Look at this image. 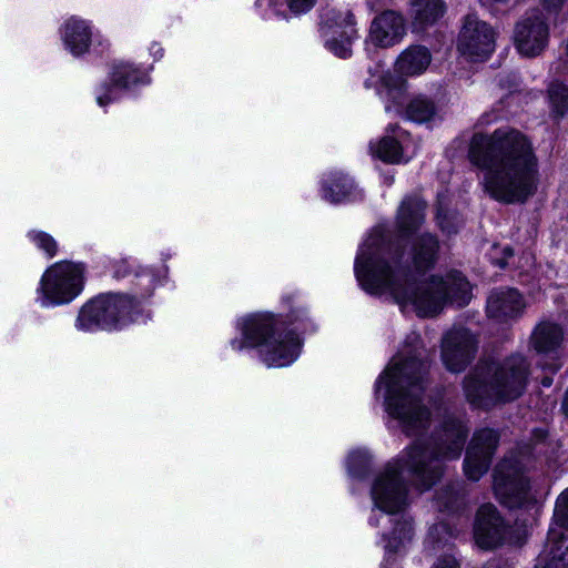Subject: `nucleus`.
I'll return each instance as SVG.
<instances>
[{
  "mask_svg": "<svg viewBox=\"0 0 568 568\" xmlns=\"http://www.w3.org/2000/svg\"><path fill=\"white\" fill-rule=\"evenodd\" d=\"M114 275L116 277H121V276H124V272L122 273L121 270H118V271H115Z\"/></svg>",
  "mask_w": 568,
  "mask_h": 568,
  "instance_id": "obj_39",
  "label": "nucleus"
},
{
  "mask_svg": "<svg viewBox=\"0 0 568 568\" xmlns=\"http://www.w3.org/2000/svg\"><path fill=\"white\" fill-rule=\"evenodd\" d=\"M84 280L85 267L82 263L57 262L42 274L36 290V302L45 308L68 304L81 294Z\"/></svg>",
  "mask_w": 568,
  "mask_h": 568,
  "instance_id": "obj_9",
  "label": "nucleus"
},
{
  "mask_svg": "<svg viewBox=\"0 0 568 568\" xmlns=\"http://www.w3.org/2000/svg\"><path fill=\"white\" fill-rule=\"evenodd\" d=\"M504 253L506 254L507 257H509L513 255V250L510 247H505Z\"/></svg>",
  "mask_w": 568,
  "mask_h": 568,
  "instance_id": "obj_36",
  "label": "nucleus"
},
{
  "mask_svg": "<svg viewBox=\"0 0 568 568\" xmlns=\"http://www.w3.org/2000/svg\"><path fill=\"white\" fill-rule=\"evenodd\" d=\"M142 318L140 302L126 294L108 293L84 304L75 326L83 332L122 329Z\"/></svg>",
  "mask_w": 568,
  "mask_h": 568,
  "instance_id": "obj_8",
  "label": "nucleus"
},
{
  "mask_svg": "<svg viewBox=\"0 0 568 568\" xmlns=\"http://www.w3.org/2000/svg\"><path fill=\"white\" fill-rule=\"evenodd\" d=\"M60 39L64 49L73 57L79 58L91 51L102 53L110 48V41L92 21L72 16L65 19L59 29Z\"/></svg>",
  "mask_w": 568,
  "mask_h": 568,
  "instance_id": "obj_11",
  "label": "nucleus"
},
{
  "mask_svg": "<svg viewBox=\"0 0 568 568\" xmlns=\"http://www.w3.org/2000/svg\"><path fill=\"white\" fill-rule=\"evenodd\" d=\"M371 456L366 449H355L347 457V468L351 475L357 477L368 466Z\"/></svg>",
  "mask_w": 568,
  "mask_h": 568,
  "instance_id": "obj_31",
  "label": "nucleus"
},
{
  "mask_svg": "<svg viewBox=\"0 0 568 568\" xmlns=\"http://www.w3.org/2000/svg\"><path fill=\"white\" fill-rule=\"evenodd\" d=\"M526 307L523 295L515 288H499L487 298L486 312L489 318L506 323L520 316Z\"/></svg>",
  "mask_w": 568,
  "mask_h": 568,
  "instance_id": "obj_20",
  "label": "nucleus"
},
{
  "mask_svg": "<svg viewBox=\"0 0 568 568\" xmlns=\"http://www.w3.org/2000/svg\"><path fill=\"white\" fill-rule=\"evenodd\" d=\"M550 555H552V558H555V554H554L552 549L550 550Z\"/></svg>",
  "mask_w": 568,
  "mask_h": 568,
  "instance_id": "obj_43",
  "label": "nucleus"
},
{
  "mask_svg": "<svg viewBox=\"0 0 568 568\" xmlns=\"http://www.w3.org/2000/svg\"><path fill=\"white\" fill-rule=\"evenodd\" d=\"M527 375L525 358L516 355L501 365L490 364L478 368L465 381V393L468 400L477 406L513 400L523 394Z\"/></svg>",
  "mask_w": 568,
  "mask_h": 568,
  "instance_id": "obj_6",
  "label": "nucleus"
},
{
  "mask_svg": "<svg viewBox=\"0 0 568 568\" xmlns=\"http://www.w3.org/2000/svg\"><path fill=\"white\" fill-rule=\"evenodd\" d=\"M120 266H121V268L126 270V268H128V263H126V261H121V262H120Z\"/></svg>",
  "mask_w": 568,
  "mask_h": 568,
  "instance_id": "obj_38",
  "label": "nucleus"
},
{
  "mask_svg": "<svg viewBox=\"0 0 568 568\" xmlns=\"http://www.w3.org/2000/svg\"><path fill=\"white\" fill-rule=\"evenodd\" d=\"M28 237L37 248L43 251L49 257L57 254L58 244L50 234L41 231H30Z\"/></svg>",
  "mask_w": 568,
  "mask_h": 568,
  "instance_id": "obj_30",
  "label": "nucleus"
},
{
  "mask_svg": "<svg viewBox=\"0 0 568 568\" xmlns=\"http://www.w3.org/2000/svg\"><path fill=\"white\" fill-rule=\"evenodd\" d=\"M497 442V434L491 429H483L475 434L464 464L465 474L469 479L477 480L486 473Z\"/></svg>",
  "mask_w": 568,
  "mask_h": 568,
  "instance_id": "obj_19",
  "label": "nucleus"
},
{
  "mask_svg": "<svg viewBox=\"0 0 568 568\" xmlns=\"http://www.w3.org/2000/svg\"><path fill=\"white\" fill-rule=\"evenodd\" d=\"M494 489L508 507H519L529 499V484L517 462L505 460L498 465L494 474Z\"/></svg>",
  "mask_w": 568,
  "mask_h": 568,
  "instance_id": "obj_14",
  "label": "nucleus"
},
{
  "mask_svg": "<svg viewBox=\"0 0 568 568\" xmlns=\"http://www.w3.org/2000/svg\"><path fill=\"white\" fill-rule=\"evenodd\" d=\"M458 51L473 61L486 60L495 49V31L474 14L465 18L458 37Z\"/></svg>",
  "mask_w": 568,
  "mask_h": 568,
  "instance_id": "obj_13",
  "label": "nucleus"
},
{
  "mask_svg": "<svg viewBox=\"0 0 568 568\" xmlns=\"http://www.w3.org/2000/svg\"><path fill=\"white\" fill-rule=\"evenodd\" d=\"M475 338L465 328H455L446 333L442 344V358L452 372L465 368L475 353Z\"/></svg>",
  "mask_w": 568,
  "mask_h": 568,
  "instance_id": "obj_18",
  "label": "nucleus"
},
{
  "mask_svg": "<svg viewBox=\"0 0 568 568\" xmlns=\"http://www.w3.org/2000/svg\"><path fill=\"white\" fill-rule=\"evenodd\" d=\"M148 82L149 73L146 70L126 61H118L112 65L109 82L97 90V102L104 108L116 101L125 90Z\"/></svg>",
  "mask_w": 568,
  "mask_h": 568,
  "instance_id": "obj_15",
  "label": "nucleus"
},
{
  "mask_svg": "<svg viewBox=\"0 0 568 568\" xmlns=\"http://www.w3.org/2000/svg\"><path fill=\"white\" fill-rule=\"evenodd\" d=\"M505 534L501 518L494 505H483L477 513L475 521V540L483 549H490L498 546Z\"/></svg>",
  "mask_w": 568,
  "mask_h": 568,
  "instance_id": "obj_21",
  "label": "nucleus"
},
{
  "mask_svg": "<svg viewBox=\"0 0 568 568\" xmlns=\"http://www.w3.org/2000/svg\"><path fill=\"white\" fill-rule=\"evenodd\" d=\"M321 194L329 203L355 201L362 195L354 181L341 171H329L322 176Z\"/></svg>",
  "mask_w": 568,
  "mask_h": 568,
  "instance_id": "obj_22",
  "label": "nucleus"
},
{
  "mask_svg": "<svg viewBox=\"0 0 568 568\" xmlns=\"http://www.w3.org/2000/svg\"><path fill=\"white\" fill-rule=\"evenodd\" d=\"M444 526L443 525H439L438 527H436L435 529L438 530V529H443Z\"/></svg>",
  "mask_w": 568,
  "mask_h": 568,
  "instance_id": "obj_42",
  "label": "nucleus"
},
{
  "mask_svg": "<svg viewBox=\"0 0 568 568\" xmlns=\"http://www.w3.org/2000/svg\"><path fill=\"white\" fill-rule=\"evenodd\" d=\"M235 327L240 337L231 339V348L235 352L256 349L267 367H287L301 355L303 341L296 332L300 327L281 329L280 320L273 313L244 315L236 320Z\"/></svg>",
  "mask_w": 568,
  "mask_h": 568,
  "instance_id": "obj_5",
  "label": "nucleus"
},
{
  "mask_svg": "<svg viewBox=\"0 0 568 568\" xmlns=\"http://www.w3.org/2000/svg\"><path fill=\"white\" fill-rule=\"evenodd\" d=\"M568 530V489L557 499L554 521L548 531V542L557 544L564 538L562 530Z\"/></svg>",
  "mask_w": 568,
  "mask_h": 568,
  "instance_id": "obj_27",
  "label": "nucleus"
},
{
  "mask_svg": "<svg viewBox=\"0 0 568 568\" xmlns=\"http://www.w3.org/2000/svg\"><path fill=\"white\" fill-rule=\"evenodd\" d=\"M466 437V429L460 422L452 420L445 425L439 438L429 445L416 442L404 449L396 459L376 475L371 487V497L376 510L369 517L372 526L381 523L392 524L388 531H383L384 548L387 552L405 551L414 538L412 520L402 515L408 505L405 479L414 481L422 489H428L439 478L445 460L459 457Z\"/></svg>",
  "mask_w": 568,
  "mask_h": 568,
  "instance_id": "obj_2",
  "label": "nucleus"
},
{
  "mask_svg": "<svg viewBox=\"0 0 568 568\" xmlns=\"http://www.w3.org/2000/svg\"><path fill=\"white\" fill-rule=\"evenodd\" d=\"M469 161L480 172V185L486 194L501 203H524L538 189L539 161L531 141L510 128L491 134L473 135Z\"/></svg>",
  "mask_w": 568,
  "mask_h": 568,
  "instance_id": "obj_3",
  "label": "nucleus"
},
{
  "mask_svg": "<svg viewBox=\"0 0 568 568\" xmlns=\"http://www.w3.org/2000/svg\"><path fill=\"white\" fill-rule=\"evenodd\" d=\"M562 343V331L554 323H540L532 334V345L539 354H557Z\"/></svg>",
  "mask_w": 568,
  "mask_h": 568,
  "instance_id": "obj_25",
  "label": "nucleus"
},
{
  "mask_svg": "<svg viewBox=\"0 0 568 568\" xmlns=\"http://www.w3.org/2000/svg\"><path fill=\"white\" fill-rule=\"evenodd\" d=\"M549 100L552 111L562 115L568 110V88L561 83H554L549 88Z\"/></svg>",
  "mask_w": 568,
  "mask_h": 568,
  "instance_id": "obj_29",
  "label": "nucleus"
},
{
  "mask_svg": "<svg viewBox=\"0 0 568 568\" xmlns=\"http://www.w3.org/2000/svg\"><path fill=\"white\" fill-rule=\"evenodd\" d=\"M566 0H541L540 6L526 13L516 24L514 42L524 57L539 55L549 40V23L556 21Z\"/></svg>",
  "mask_w": 568,
  "mask_h": 568,
  "instance_id": "obj_10",
  "label": "nucleus"
},
{
  "mask_svg": "<svg viewBox=\"0 0 568 568\" xmlns=\"http://www.w3.org/2000/svg\"><path fill=\"white\" fill-rule=\"evenodd\" d=\"M432 62V54L426 47L409 45L403 50L395 61V71L385 70L377 64L369 70V77L365 80L366 88L375 89L385 103V110L399 111L406 92L404 77H417L423 74Z\"/></svg>",
  "mask_w": 568,
  "mask_h": 568,
  "instance_id": "obj_7",
  "label": "nucleus"
},
{
  "mask_svg": "<svg viewBox=\"0 0 568 568\" xmlns=\"http://www.w3.org/2000/svg\"><path fill=\"white\" fill-rule=\"evenodd\" d=\"M426 364L416 356H395L375 385V394L383 397L387 414L398 420L402 429L413 435L424 429L429 420L420 404Z\"/></svg>",
  "mask_w": 568,
  "mask_h": 568,
  "instance_id": "obj_4",
  "label": "nucleus"
},
{
  "mask_svg": "<svg viewBox=\"0 0 568 568\" xmlns=\"http://www.w3.org/2000/svg\"><path fill=\"white\" fill-rule=\"evenodd\" d=\"M436 217H437V221H438L439 226H440L444 231L450 232L448 224H445V220H446V217H447L446 213L444 214V213L442 212V210H439V211L437 212V216H436Z\"/></svg>",
  "mask_w": 568,
  "mask_h": 568,
  "instance_id": "obj_34",
  "label": "nucleus"
},
{
  "mask_svg": "<svg viewBox=\"0 0 568 568\" xmlns=\"http://www.w3.org/2000/svg\"><path fill=\"white\" fill-rule=\"evenodd\" d=\"M403 101H405V99ZM402 104H404V102H402ZM392 111L395 112L394 109H392ZM403 111V105H400L399 111H396V113H402ZM388 112H390V110ZM439 112L440 109L433 101L423 95L413 98L405 108L406 116L419 123L436 119Z\"/></svg>",
  "mask_w": 568,
  "mask_h": 568,
  "instance_id": "obj_26",
  "label": "nucleus"
},
{
  "mask_svg": "<svg viewBox=\"0 0 568 568\" xmlns=\"http://www.w3.org/2000/svg\"><path fill=\"white\" fill-rule=\"evenodd\" d=\"M425 203L417 196L405 199L398 210L397 226L399 232L409 236L419 230L424 221Z\"/></svg>",
  "mask_w": 568,
  "mask_h": 568,
  "instance_id": "obj_24",
  "label": "nucleus"
},
{
  "mask_svg": "<svg viewBox=\"0 0 568 568\" xmlns=\"http://www.w3.org/2000/svg\"><path fill=\"white\" fill-rule=\"evenodd\" d=\"M433 568H458V564L454 557L445 556L438 559Z\"/></svg>",
  "mask_w": 568,
  "mask_h": 568,
  "instance_id": "obj_32",
  "label": "nucleus"
},
{
  "mask_svg": "<svg viewBox=\"0 0 568 568\" xmlns=\"http://www.w3.org/2000/svg\"><path fill=\"white\" fill-rule=\"evenodd\" d=\"M483 3H489V2H505L506 0H480Z\"/></svg>",
  "mask_w": 568,
  "mask_h": 568,
  "instance_id": "obj_37",
  "label": "nucleus"
},
{
  "mask_svg": "<svg viewBox=\"0 0 568 568\" xmlns=\"http://www.w3.org/2000/svg\"><path fill=\"white\" fill-rule=\"evenodd\" d=\"M369 150L373 156L398 164L408 162L416 155L418 143L407 131L389 126L381 140L371 142Z\"/></svg>",
  "mask_w": 568,
  "mask_h": 568,
  "instance_id": "obj_17",
  "label": "nucleus"
},
{
  "mask_svg": "<svg viewBox=\"0 0 568 568\" xmlns=\"http://www.w3.org/2000/svg\"><path fill=\"white\" fill-rule=\"evenodd\" d=\"M168 275V267L161 266L160 270L154 271L150 267H144L136 275L138 282L136 285L140 287L141 296H150L156 286L162 284Z\"/></svg>",
  "mask_w": 568,
  "mask_h": 568,
  "instance_id": "obj_28",
  "label": "nucleus"
},
{
  "mask_svg": "<svg viewBox=\"0 0 568 568\" xmlns=\"http://www.w3.org/2000/svg\"><path fill=\"white\" fill-rule=\"evenodd\" d=\"M560 560L562 561V567L568 568V547Z\"/></svg>",
  "mask_w": 568,
  "mask_h": 568,
  "instance_id": "obj_35",
  "label": "nucleus"
},
{
  "mask_svg": "<svg viewBox=\"0 0 568 568\" xmlns=\"http://www.w3.org/2000/svg\"><path fill=\"white\" fill-rule=\"evenodd\" d=\"M542 384H544L545 386H549V385H550V381L546 378V379H544Z\"/></svg>",
  "mask_w": 568,
  "mask_h": 568,
  "instance_id": "obj_40",
  "label": "nucleus"
},
{
  "mask_svg": "<svg viewBox=\"0 0 568 568\" xmlns=\"http://www.w3.org/2000/svg\"><path fill=\"white\" fill-rule=\"evenodd\" d=\"M443 0H414L410 6V19L414 29L422 31L434 26L446 12Z\"/></svg>",
  "mask_w": 568,
  "mask_h": 568,
  "instance_id": "obj_23",
  "label": "nucleus"
},
{
  "mask_svg": "<svg viewBox=\"0 0 568 568\" xmlns=\"http://www.w3.org/2000/svg\"><path fill=\"white\" fill-rule=\"evenodd\" d=\"M150 53L154 59H161L163 57V49L159 43H152L150 47Z\"/></svg>",
  "mask_w": 568,
  "mask_h": 568,
  "instance_id": "obj_33",
  "label": "nucleus"
},
{
  "mask_svg": "<svg viewBox=\"0 0 568 568\" xmlns=\"http://www.w3.org/2000/svg\"><path fill=\"white\" fill-rule=\"evenodd\" d=\"M407 36V21L403 13L385 10L376 14L368 28L367 47L389 49L403 42Z\"/></svg>",
  "mask_w": 568,
  "mask_h": 568,
  "instance_id": "obj_16",
  "label": "nucleus"
},
{
  "mask_svg": "<svg viewBox=\"0 0 568 568\" xmlns=\"http://www.w3.org/2000/svg\"><path fill=\"white\" fill-rule=\"evenodd\" d=\"M506 264H507L506 258H505V260H503V261L499 263V265H500V266H505Z\"/></svg>",
  "mask_w": 568,
  "mask_h": 568,
  "instance_id": "obj_41",
  "label": "nucleus"
},
{
  "mask_svg": "<svg viewBox=\"0 0 568 568\" xmlns=\"http://www.w3.org/2000/svg\"><path fill=\"white\" fill-rule=\"evenodd\" d=\"M437 247L434 236L423 234L414 237L408 252L389 254L382 240L371 235L356 256V278L367 293L388 296L403 310L414 311L420 317L437 315L448 303L464 306L471 298V287L460 273L449 272L445 276L414 281L410 267L416 272L429 268Z\"/></svg>",
  "mask_w": 568,
  "mask_h": 568,
  "instance_id": "obj_1",
  "label": "nucleus"
},
{
  "mask_svg": "<svg viewBox=\"0 0 568 568\" xmlns=\"http://www.w3.org/2000/svg\"><path fill=\"white\" fill-rule=\"evenodd\" d=\"M320 31L324 47L329 52L341 59L352 55V43L357 32L354 17L348 10H326L322 14Z\"/></svg>",
  "mask_w": 568,
  "mask_h": 568,
  "instance_id": "obj_12",
  "label": "nucleus"
}]
</instances>
